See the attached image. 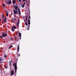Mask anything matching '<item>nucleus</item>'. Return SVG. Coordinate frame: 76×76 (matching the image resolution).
<instances>
[{"label": "nucleus", "instance_id": "72a5a7b5", "mask_svg": "<svg viewBox=\"0 0 76 76\" xmlns=\"http://www.w3.org/2000/svg\"><path fill=\"white\" fill-rule=\"evenodd\" d=\"M5 11L7 13H8V12H7V11L6 10Z\"/></svg>", "mask_w": 76, "mask_h": 76}, {"label": "nucleus", "instance_id": "c03bdc74", "mask_svg": "<svg viewBox=\"0 0 76 76\" xmlns=\"http://www.w3.org/2000/svg\"><path fill=\"white\" fill-rule=\"evenodd\" d=\"M12 14H12V13L11 14V15H12Z\"/></svg>", "mask_w": 76, "mask_h": 76}, {"label": "nucleus", "instance_id": "423d86ee", "mask_svg": "<svg viewBox=\"0 0 76 76\" xmlns=\"http://www.w3.org/2000/svg\"><path fill=\"white\" fill-rule=\"evenodd\" d=\"M18 13L19 14V15L20 16L21 15V13H20V8L18 9Z\"/></svg>", "mask_w": 76, "mask_h": 76}, {"label": "nucleus", "instance_id": "6ab92c4d", "mask_svg": "<svg viewBox=\"0 0 76 76\" xmlns=\"http://www.w3.org/2000/svg\"><path fill=\"white\" fill-rule=\"evenodd\" d=\"M4 14H2V18H4Z\"/></svg>", "mask_w": 76, "mask_h": 76}, {"label": "nucleus", "instance_id": "1a4fd4ad", "mask_svg": "<svg viewBox=\"0 0 76 76\" xmlns=\"http://www.w3.org/2000/svg\"><path fill=\"white\" fill-rule=\"evenodd\" d=\"M19 45H18L17 48V51H18V52H19Z\"/></svg>", "mask_w": 76, "mask_h": 76}, {"label": "nucleus", "instance_id": "5701e85b", "mask_svg": "<svg viewBox=\"0 0 76 76\" xmlns=\"http://www.w3.org/2000/svg\"><path fill=\"white\" fill-rule=\"evenodd\" d=\"M7 57V55H5L4 56V57Z\"/></svg>", "mask_w": 76, "mask_h": 76}, {"label": "nucleus", "instance_id": "bb28decb", "mask_svg": "<svg viewBox=\"0 0 76 76\" xmlns=\"http://www.w3.org/2000/svg\"><path fill=\"white\" fill-rule=\"evenodd\" d=\"M4 20H3L2 21V23L3 24V23L4 22Z\"/></svg>", "mask_w": 76, "mask_h": 76}, {"label": "nucleus", "instance_id": "2eb2a0df", "mask_svg": "<svg viewBox=\"0 0 76 76\" xmlns=\"http://www.w3.org/2000/svg\"><path fill=\"white\" fill-rule=\"evenodd\" d=\"M28 15H27V16H26V20H25V21H26V20H27V18H28Z\"/></svg>", "mask_w": 76, "mask_h": 76}, {"label": "nucleus", "instance_id": "a19ab883", "mask_svg": "<svg viewBox=\"0 0 76 76\" xmlns=\"http://www.w3.org/2000/svg\"><path fill=\"white\" fill-rule=\"evenodd\" d=\"M15 17H16V14H15V15H14Z\"/></svg>", "mask_w": 76, "mask_h": 76}, {"label": "nucleus", "instance_id": "393cba45", "mask_svg": "<svg viewBox=\"0 0 76 76\" xmlns=\"http://www.w3.org/2000/svg\"><path fill=\"white\" fill-rule=\"evenodd\" d=\"M8 13H7V14H6V15H7V16H8Z\"/></svg>", "mask_w": 76, "mask_h": 76}, {"label": "nucleus", "instance_id": "7c9ffc66", "mask_svg": "<svg viewBox=\"0 0 76 76\" xmlns=\"http://www.w3.org/2000/svg\"><path fill=\"white\" fill-rule=\"evenodd\" d=\"M12 21H13V22H15V21H14V20H12Z\"/></svg>", "mask_w": 76, "mask_h": 76}, {"label": "nucleus", "instance_id": "b1692460", "mask_svg": "<svg viewBox=\"0 0 76 76\" xmlns=\"http://www.w3.org/2000/svg\"><path fill=\"white\" fill-rule=\"evenodd\" d=\"M5 68L6 69H7V66H5Z\"/></svg>", "mask_w": 76, "mask_h": 76}, {"label": "nucleus", "instance_id": "473e14b6", "mask_svg": "<svg viewBox=\"0 0 76 76\" xmlns=\"http://www.w3.org/2000/svg\"><path fill=\"white\" fill-rule=\"evenodd\" d=\"M15 39L16 41V37H15Z\"/></svg>", "mask_w": 76, "mask_h": 76}, {"label": "nucleus", "instance_id": "20e7f679", "mask_svg": "<svg viewBox=\"0 0 76 76\" xmlns=\"http://www.w3.org/2000/svg\"><path fill=\"white\" fill-rule=\"evenodd\" d=\"M15 5H16V6L15 5H14V7L15 10H16V9H18V7L17 6V4H15Z\"/></svg>", "mask_w": 76, "mask_h": 76}, {"label": "nucleus", "instance_id": "7ed1b4c3", "mask_svg": "<svg viewBox=\"0 0 76 76\" xmlns=\"http://www.w3.org/2000/svg\"><path fill=\"white\" fill-rule=\"evenodd\" d=\"M16 10H13L14 12V13L15 14H18V9H15Z\"/></svg>", "mask_w": 76, "mask_h": 76}, {"label": "nucleus", "instance_id": "4c0bfd02", "mask_svg": "<svg viewBox=\"0 0 76 76\" xmlns=\"http://www.w3.org/2000/svg\"><path fill=\"white\" fill-rule=\"evenodd\" d=\"M25 0H23V2H24Z\"/></svg>", "mask_w": 76, "mask_h": 76}, {"label": "nucleus", "instance_id": "4be33fe9", "mask_svg": "<svg viewBox=\"0 0 76 76\" xmlns=\"http://www.w3.org/2000/svg\"><path fill=\"white\" fill-rule=\"evenodd\" d=\"M25 24L26 26H28V24L26 22L25 23Z\"/></svg>", "mask_w": 76, "mask_h": 76}, {"label": "nucleus", "instance_id": "79ce46f5", "mask_svg": "<svg viewBox=\"0 0 76 76\" xmlns=\"http://www.w3.org/2000/svg\"><path fill=\"white\" fill-rule=\"evenodd\" d=\"M20 1H21V0H18Z\"/></svg>", "mask_w": 76, "mask_h": 76}, {"label": "nucleus", "instance_id": "f3484780", "mask_svg": "<svg viewBox=\"0 0 76 76\" xmlns=\"http://www.w3.org/2000/svg\"><path fill=\"white\" fill-rule=\"evenodd\" d=\"M17 56H19V57H20V54H18Z\"/></svg>", "mask_w": 76, "mask_h": 76}, {"label": "nucleus", "instance_id": "6e6552de", "mask_svg": "<svg viewBox=\"0 0 76 76\" xmlns=\"http://www.w3.org/2000/svg\"><path fill=\"white\" fill-rule=\"evenodd\" d=\"M7 3L8 4H11V3H12V1H11V0H10L9 2H7Z\"/></svg>", "mask_w": 76, "mask_h": 76}, {"label": "nucleus", "instance_id": "e433bc0d", "mask_svg": "<svg viewBox=\"0 0 76 76\" xmlns=\"http://www.w3.org/2000/svg\"><path fill=\"white\" fill-rule=\"evenodd\" d=\"M20 39H21V37H20Z\"/></svg>", "mask_w": 76, "mask_h": 76}, {"label": "nucleus", "instance_id": "a18cd8bd", "mask_svg": "<svg viewBox=\"0 0 76 76\" xmlns=\"http://www.w3.org/2000/svg\"><path fill=\"white\" fill-rule=\"evenodd\" d=\"M27 29H28V30H29V29L28 28Z\"/></svg>", "mask_w": 76, "mask_h": 76}, {"label": "nucleus", "instance_id": "c85d7f7f", "mask_svg": "<svg viewBox=\"0 0 76 76\" xmlns=\"http://www.w3.org/2000/svg\"><path fill=\"white\" fill-rule=\"evenodd\" d=\"M4 20H6V17H5V19Z\"/></svg>", "mask_w": 76, "mask_h": 76}, {"label": "nucleus", "instance_id": "39448f33", "mask_svg": "<svg viewBox=\"0 0 76 76\" xmlns=\"http://www.w3.org/2000/svg\"><path fill=\"white\" fill-rule=\"evenodd\" d=\"M14 75V71L12 70L11 71V75L12 76Z\"/></svg>", "mask_w": 76, "mask_h": 76}, {"label": "nucleus", "instance_id": "cd10ccee", "mask_svg": "<svg viewBox=\"0 0 76 76\" xmlns=\"http://www.w3.org/2000/svg\"><path fill=\"white\" fill-rule=\"evenodd\" d=\"M28 18V19H31V18H30V15H29V17Z\"/></svg>", "mask_w": 76, "mask_h": 76}, {"label": "nucleus", "instance_id": "49530a36", "mask_svg": "<svg viewBox=\"0 0 76 76\" xmlns=\"http://www.w3.org/2000/svg\"><path fill=\"white\" fill-rule=\"evenodd\" d=\"M26 1V2H27V1Z\"/></svg>", "mask_w": 76, "mask_h": 76}, {"label": "nucleus", "instance_id": "c9c22d12", "mask_svg": "<svg viewBox=\"0 0 76 76\" xmlns=\"http://www.w3.org/2000/svg\"><path fill=\"white\" fill-rule=\"evenodd\" d=\"M14 19L16 21V19L15 18H14Z\"/></svg>", "mask_w": 76, "mask_h": 76}, {"label": "nucleus", "instance_id": "ddd939ff", "mask_svg": "<svg viewBox=\"0 0 76 76\" xmlns=\"http://www.w3.org/2000/svg\"><path fill=\"white\" fill-rule=\"evenodd\" d=\"M12 28H14V29H16V26H12Z\"/></svg>", "mask_w": 76, "mask_h": 76}, {"label": "nucleus", "instance_id": "aec40b11", "mask_svg": "<svg viewBox=\"0 0 76 76\" xmlns=\"http://www.w3.org/2000/svg\"><path fill=\"white\" fill-rule=\"evenodd\" d=\"M5 4H3V5H2V6H3V7H4L5 6Z\"/></svg>", "mask_w": 76, "mask_h": 76}, {"label": "nucleus", "instance_id": "4468645a", "mask_svg": "<svg viewBox=\"0 0 76 76\" xmlns=\"http://www.w3.org/2000/svg\"><path fill=\"white\" fill-rule=\"evenodd\" d=\"M12 47H13V46H12V45H11V46H10V47L9 48V49H10V48H12Z\"/></svg>", "mask_w": 76, "mask_h": 76}, {"label": "nucleus", "instance_id": "a211bd4d", "mask_svg": "<svg viewBox=\"0 0 76 76\" xmlns=\"http://www.w3.org/2000/svg\"><path fill=\"white\" fill-rule=\"evenodd\" d=\"M24 5H22L21 6L23 7V8L24 7Z\"/></svg>", "mask_w": 76, "mask_h": 76}, {"label": "nucleus", "instance_id": "c756f323", "mask_svg": "<svg viewBox=\"0 0 76 76\" xmlns=\"http://www.w3.org/2000/svg\"><path fill=\"white\" fill-rule=\"evenodd\" d=\"M25 2L23 4V5L25 6Z\"/></svg>", "mask_w": 76, "mask_h": 76}, {"label": "nucleus", "instance_id": "f704fd0d", "mask_svg": "<svg viewBox=\"0 0 76 76\" xmlns=\"http://www.w3.org/2000/svg\"><path fill=\"white\" fill-rule=\"evenodd\" d=\"M2 62L1 61H0V64H1Z\"/></svg>", "mask_w": 76, "mask_h": 76}, {"label": "nucleus", "instance_id": "58836bf2", "mask_svg": "<svg viewBox=\"0 0 76 76\" xmlns=\"http://www.w3.org/2000/svg\"><path fill=\"white\" fill-rule=\"evenodd\" d=\"M2 36H1L0 37V38H2Z\"/></svg>", "mask_w": 76, "mask_h": 76}, {"label": "nucleus", "instance_id": "9b49d317", "mask_svg": "<svg viewBox=\"0 0 76 76\" xmlns=\"http://www.w3.org/2000/svg\"><path fill=\"white\" fill-rule=\"evenodd\" d=\"M21 33H20V32L19 33V37H21Z\"/></svg>", "mask_w": 76, "mask_h": 76}, {"label": "nucleus", "instance_id": "a878e982", "mask_svg": "<svg viewBox=\"0 0 76 76\" xmlns=\"http://www.w3.org/2000/svg\"><path fill=\"white\" fill-rule=\"evenodd\" d=\"M4 20V22H6V20Z\"/></svg>", "mask_w": 76, "mask_h": 76}, {"label": "nucleus", "instance_id": "37998d69", "mask_svg": "<svg viewBox=\"0 0 76 76\" xmlns=\"http://www.w3.org/2000/svg\"><path fill=\"white\" fill-rule=\"evenodd\" d=\"M1 20V19L0 18V22Z\"/></svg>", "mask_w": 76, "mask_h": 76}, {"label": "nucleus", "instance_id": "2f4dec72", "mask_svg": "<svg viewBox=\"0 0 76 76\" xmlns=\"http://www.w3.org/2000/svg\"><path fill=\"white\" fill-rule=\"evenodd\" d=\"M2 59H0V61H2Z\"/></svg>", "mask_w": 76, "mask_h": 76}, {"label": "nucleus", "instance_id": "09e8293b", "mask_svg": "<svg viewBox=\"0 0 76 76\" xmlns=\"http://www.w3.org/2000/svg\"><path fill=\"white\" fill-rule=\"evenodd\" d=\"M29 26H30V25H29Z\"/></svg>", "mask_w": 76, "mask_h": 76}, {"label": "nucleus", "instance_id": "9d476101", "mask_svg": "<svg viewBox=\"0 0 76 76\" xmlns=\"http://www.w3.org/2000/svg\"><path fill=\"white\" fill-rule=\"evenodd\" d=\"M15 3H16V1H15V0H13L12 1V4H15Z\"/></svg>", "mask_w": 76, "mask_h": 76}, {"label": "nucleus", "instance_id": "412c9836", "mask_svg": "<svg viewBox=\"0 0 76 76\" xmlns=\"http://www.w3.org/2000/svg\"><path fill=\"white\" fill-rule=\"evenodd\" d=\"M11 30H12V32H14V30H13V29H11Z\"/></svg>", "mask_w": 76, "mask_h": 76}, {"label": "nucleus", "instance_id": "f257e3e1", "mask_svg": "<svg viewBox=\"0 0 76 76\" xmlns=\"http://www.w3.org/2000/svg\"><path fill=\"white\" fill-rule=\"evenodd\" d=\"M13 66H14V68L15 69V74L16 73V72L17 70V64H15V63H14L13 64Z\"/></svg>", "mask_w": 76, "mask_h": 76}, {"label": "nucleus", "instance_id": "dca6fc26", "mask_svg": "<svg viewBox=\"0 0 76 76\" xmlns=\"http://www.w3.org/2000/svg\"><path fill=\"white\" fill-rule=\"evenodd\" d=\"M11 62H12V61H10V62H9V63H10V66L11 65Z\"/></svg>", "mask_w": 76, "mask_h": 76}, {"label": "nucleus", "instance_id": "0eeeda50", "mask_svg": "<svg viewBox=\"0 0 76 76\" xmlns=\"http://www.w3.org/2000/svg\"><path fill=\"white\" fill-rule=\"evenodd\" d=\"M19 21H20V19H19L18 20V23L17 25V26L18 27L19 26V23H20Z\"/></svg>", "mask_w": 76, "mask_h": 76}, {"label": "nucleus", "instance_id": "ea45409f", "mask_svg": "<svg viewBox=\"0 0 76 76\" xmlns=\"http://www.w3.org/2000/svg\"><path fill=\"white\" fill-rule=\"evenodd\" d=\"M11 39L12 40H13V38H11Z\"/></svg>", "mask_w": 76, "mask_h": 76}, {"label": "nucleus", "instance_id": "de8ad7c7", "mask_svg": "<svg viewBox=\"0 0 76 76\" xmlns=\"http://www.w3.org/2000/svg\"><path fill=\"white\" fill-rule=\"evenodd\" d=\"M27 4H27L26 5H27Z\"/></svg>", "mask_w": 76, "mask_h": 76}, {"label": "nucleus", "instance_id": "f03ea898", "mask_svg": "<svg viewBox=\"0 0 76 76\" xmlns=\"http://www.w3.org/2000/svg\"><path fill=\"white\" fill-rule=\"evenodd\" d=\"M5 33L3 32V33L2 34V36L4 37H6L7 35V34H5Z\"/></svg>", "mask_w": 76, "mask_h": 76}, {"label": "nucleus", "instance_id": "f8f14e48", "mask_svg": "<svg viewBox=\"0 0 76 76\" xmlns=\"http://www.w3.org/2000/svg\"><path fill=\"white\" fill-rule=\"evenodd\" d=\"M28 24H30V20L29 19H28Z\"/></svg>", "mask_w": 76, "mask_h": 76}]
</instances>
